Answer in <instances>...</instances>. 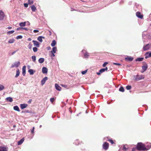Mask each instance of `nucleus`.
Returning a JSON list of instances; mask_svg holds the SVG:
<instances>
[{
	"label": "nucleus",
	"mask_w": 151,
	"mask_h": 151,
	"mask_svg": "<svg viewBox=\"0 0 151 151\" xmlns=\"http://www.w3.org/2000/svg\"><path fill=\"white\" fill-rule=\"evenodd\" d=\"M137 150L140 151L145 150L146 148L144 144L141 142L138 143L137 146Z\"/></svg>",
	"instance_id": "nucleus-1"
},
{
	"label": "nucleus",
	"mask_w": 151,
	"mask_h": 151,
	"mask_svg": "<svg viewBox=\"0 0 151 151\" xmlns=\"http://www.w3.org/2000/svg\"><path fill=\"white\" fill-rule=\"evenodd\" d=\"M134 80L138 81L140 80L144 79L145 78V76L144 75H137L134 76Z\"/></svg>",
	"instance_id": "nucleus-2"
},
{
	"label": "nucleus",
	"mask_w": 151,
	"mask_h": 151,
	"mask_svg": "<svg viewBox=\"0 0 151 151\" xmlns=\"http://www.w3.org/2000/svg\"><path fill=\"white\" fill-rule=\"evenodd\" d=\"M151 47V44H148L143 46V49L144 51H146Z\"/></svg>",
	"instance_id": "nucleus-3"
},
{
	"label": "nucleus",
	"mask_w": 151,
	"mask_h": 151,
	"mask_svg": "<svg viewBox=\"0 0 151 151\" xmlns=\"http://www.w3.org/2000/svg\"><path fill=\"white\" fill-rule=\"evenodd\" d=\"M102 146L104 149L106 150L109 148V145L108 142H104L103 145Z\"/></svg>",
	"instance_id": "nucleus-4"
},
{
	"label": "nucleus",
	"mask_w": 151,
	"mask_h": 151,
	"mask_svg": "<svg viewBox=\"0 0 151 151\" xmlns=\"http://www.w3.org/2000/svg\"><path fill=\"white\" fill-rule=\"evenodd\" d=\"M19 65L20 62L19 61L15 62L12 64V65L11 66V68H13L14 67H18L19 66Z\"/></svg>",
	"instance_id": "nucleus-5"
},
{
	"label": "nucleus",
	"mask_w": 151,
	"mask_h": 151,
	"mask_svg": "<svg viewBox=\"0 0 151 151\" xmlns=\"http://www.w3.org/2000/svg\"><path fill=\"white\" fill-rule=\"evenodd\" d=\"M136 16L139 18L143 19V15L142 14H141L139 12H137L136 13Z\"/></svg>",
	"instance_id": "nucleus-6"
},
{
	"label": "nucleus",
	"mask_w": 151,
	"mask_h": 151,
	"mask_svg": "<svg viewBox=\"0 0 151 151\" xmlns=\"http://www.w3.org/2000/svg\"><path fill=\"white\" fill-rule=\"evenodd\" d=\"M4 14L2 10H0V21L3 19L4 17Z\"/></svg>",
	"instance_id": "nucleus-7"
},
{
	"label": "nucleus",
	"mask_w": 151,
	"mask_h": 151,
	"mask_svg": "<svg viewBox=\"0 0 151 151\" xmlns=\"http://www.w3.org/2000/svg\"><path fill=\"white\" fill-rule=\"evenodd\" d=\"M48 78L47 77H45L41 81V83L42 85H43L45 84L46 81L47 80Z\"/></svg>",
	"instance_id": "nucleus-8"
},
{
	"label": "nucleus",
	"mask_w": 151,
	"mask_h": 151,
	"mask_svg": "<svg viewBox=\"0 0 151 151\" xmlns=\"http://www.w3.org/2000/svg\"><path fill=\"white\" fill-rule=\"evenodd\" d=\"M151 57V52H147L145 54V58L147 59L148 58Z\"/></svg>",
	"instance_id": "nucleus-9"
},
{
	"label": "nucleus",
	"mask_w": 151,
	"mask_h": 151,
	"mask_svg": "<svg viewBox=\"0 0 151 151\" xmlns=\"http://www.w3.org/2000/svg\"><path fill=\"white\" fill-rule=\"evenodd\" d=\"M48 71V69L46 67H43L42 69V73L44 74L47 73Z\"/></svg>",
	"instance_id": "nucleus-10"
},
{
	"label": "nucleus",
	"mask_w": 151,
	"mask_h": 151,
	"mask_svg": "<svg viewBox=\"0 0 151 151\" xmlns=\"http://www.w3.org/2000/svg\"><path fill=\"white\" fill-rule=\"evenodd\" d=\"M148 68V66H142V70L141 71L142 73H143Z\"/></svg>",
	"instance_id": "nucleus-11"
},
{
	"label": "nucleus",
	"mask_w": 151,
	"mask_h": 151,
	"mask_svg": "<svg viewBox=\"0 0 151 151\" xmlns=\"http://www.w3.org/2000/svg\"><path fill=\"white\" fill-rule=\"evenodd\" d=\"M55 86L56 89L58 91H60L61 89V88L56 83L55 84Z\"/></svg>",
	"instance_id": "nucleus-12"
},
{
	"label": "nucleus",
	"mask_w": 151,
	"mask_h": 151,
	"mask_svg": "<svg viewBox=\"0 0 151 151\" xmlns=\"http://www.w3.org/2000/svg\"><path fill=\"white\" fill-rule=\"evenodd\" d=\"M125 59L126 60L131 61L133 60V58L130 57H127L125 58Z\"/></svg>",
	"instance_id": "nucleus-13"
},
{
	"label": "nucleus",
	"mask_w": 151,
	"mask_h": 151,
	"mask_svg": "<svg viewBox=\"0 0 151 151\" xmlns=\"http://www.w3.org/2000/svg\"><path fill=\"white\" fill-rule=\"evenodd\" d=\"M0 151H7V150L4 147L0 146Z\"/></svg>",
	"instance_id": "nucleus-14"
},
{
	"label": "nucleus",
	"mask_w": 151,
	"mask_h": 151,
	"mask_svg": "<svg viewBox=\"0 0 151 151\" xmlns=\"http://www.w3.org/2000/svg\"><path fill=\"white\" fill-rule=\"evenodd\" d=\"M27 106V104H22L20 105V107L21 109H23L26 108Z\"/></svg>",
	"instance_id": "nucleus-15"
},
{
	"label": "nucleus",
	"mask_w": 151,
	"mask_h": 151,
	"mask_svg": "<svg viewBox=\"0 0 151 151\" xmlns=\"http://www.w3.org/2000/svg\"><path fill=\"white\" fill-rule=\"evenodd\" d=\"M26 66H24L22 68V74L23 76H24L26 73Z\"/></svg>",
	"instance_id": "nucleus-16"
},
{
	"label": "nucleus",
	"mask_w": 151,
	"mask_h": 151,
	"mask_svg": "<svg viewBox=\"0 0 151 151\" xmlns=\"http://www.w3.org/2000/svg\"><path fill=\"white\" fill-rule=\"evenodd\" d=\"M32 42L34 43V44L35 45H36L37 47H38L39 46V42L37 41L33 40Z\"/></svg>",
	"instance_id": "nucleus-17"
},
{
	"label": "nucleus",
	"mask_w": 151,
	"mask_h": 151,
	"mask_svg": "<svg viewBox=\"0 0 151 151\" xmlns=\"http://www.w3.org/2000/svg\"><path fill=\"white\" fill-rule=\"evenodd\" d=\"M31 9L32 12H35L37 10L35 6L34 5H32L31 6Z\"/></svg>",
	"instance_id": "nucleus-18"
},
{
	"label": "nucleus",
	"mask_w": 151,
	"mask_h": 151,
	"mask_svg": "<svg viewBox=\"0 0 151 151\" xmlns=\"http://www.w3.org/2000/svg\"><path fill=\"white\" fill-rule=\"evenodd\" d=\"M6 100L7 101H9L10 102H12L13 101V99L11 97H7L6 99Z\"/></svg>",
	"instance_id": "nucleus-19"
},
{
	"label": "nucleus",
	"mask_w": 151,
	"mask_h": 151,
	"mask_svg": "<svg viewBox=\"0 0 151 151\" xmlns=\"http://www.w3.org/2000/svg\"><path fill=\"white\" fill-rule=\"evenodd\" d=\"M49 55L50 56L52 57H54L55 56V55L54 52H52L51 51H50L49 52Z\"/></svg>",
	"instance_id": "nucleus-20"
},
{
	"label": "nucleus",
	"mask_w": 151,
	"mask_h": 151,
	"mask_svg": "<svg viewBox=\"0 0 151 151\" xmlns=\"http://www.w3.org/2000/svg\"><path fill=\"white\" fill-rule=\"evenodd\" d=\"M44 60V59L43 58H40L38 60L39 62L40 63H43Z\"/></svg>",
	"instance_id": "nucleus-21"
},
{
	"label": "nucleus",
	"mask_w": 151,
	"mask_h": 151,
	"mask_svg": "<svg viewBox=\"0 0 151 151\" xmlns=\"http://www.w3.org/2000/svg\"><path fill=\"white\" fill-rule=\"evenodd\" d=\"M19 74L20 72L19 70V69H17L16 71V74L15 76V77L17 78L19 76Z\"/></svg>",
	"instance_id": "nucleus-22"
},
{
	"label": "nucleus",
	"mask_w": 151,
	"mask_h": 151,
	"mask_svg": "<svg viewBox=\"0 0 151 151\" xmlns=\"http://www.w3.org/2000/svg\"><path fill=\"white\" fill-rule=\"evenodd\" d=\"M26 22H20L19 24L20 27H24L26 25Z\"/></svg>",
	"instance_id": "nucleus-23"
},
{
	"label": "nucleus",
	"mask_w": 151,
	"mask_h": 151,
	"mask_svg": "<svg viewBox=\"0 0 151 151\" xmlns=\"http://www.w3.org/2000/svg\"><path fill=\"white\" fill-rule=\"evenodd\" d=\"M144 59L143 58H138L136 59V61H143V60Z\"/></svg>",
	"instance_id": "nucleus-24"
},
{
	"label": "nucleus",
	"mask_w": 151,
	"mask_h": 151,
	"mask_svg": "<svg viewBox=\"0 0 151 151\" xmlns=\"http://www.w3.org/2000/svg\"><path fill=\"white\" fill-rule=\"evenodd\" d=\"M57 50V47H53L52 48V50L51 51L52 52H54V53H55Z\"/></svg>",
	"instance_id": "nucleus-25"
},
{
	"label": "nucleus",
	"mask_w": 151,
	"mask_h": 151,
	"mask_svg": "<svg viewBox=\"0 0 151 151\" xmlns=\"http://www.w3.org/2000/svg\"><path fill=\"white\" fill-rule=\"evenodd\" d=\"M14 110L19 111L20 110L19 107L17 106H15L14 107Z\"/></svg>",
	"instance_id": "nucleus-26"
},
{
	"label": "nucleus",
	"mask_w": 151,
	"mask_h": 151,
	"mask_svg": "<svg viewBox=\"0 0 151 151\" xmlns=\"http://www.w3.org/2000/svg\"><path fill=\"white\" fill-rule=\"evenodd\" d=\"M56 41L55 40H52V42L51 44V45L52 47H54L55 45L56 44Z\"/></svg>",
	"instance_id": "nucleus-27"
},
{
	"label": "nucleus",
	"mask_w": 151,
	"mask_h": 151,
	"mask_svg": "<svg viewBox=\"0 0 151 151\" xmlns=\"http://www.w3.org/2000/svg\"><path fill=\"white\" fill-rule=\"evenodd\" d=\"M108 141L110 142L111 144H115L114 142H115V140L114 141L113 140H112L111 139H110L108 140Z\"/></svg>",
	"instance_id": "nucleus-28"
},
{
	"label": "nucleus",
	"mask_w": 151,
	"mask_h": 151,
	"mask_svg": "<svg viewBox=\"0 0 151 151\" xmlns=\"http://www.w3.org/2000/svg\"><path fill=\"white\" fill-rule=\"evenodd\" d=\"M28 72L30 73V74L31 75L33 74L34 73L33 70L32 69H29L28 70Z\"/></svg>",
	"instance_id": "nucleus-29"
},
{
	"label": "nucleus",
	"mask_w": 151,
	"mask_h": 151,
	"mask_svg": "<svg viewBox=\"0 0 151 151\" xmlns=\"http://www.w3.org/2000/svg\"><path fill=\"white\" fill-rule=\"evenodd\" d=\"M119 91L122 92H124V90L122 86H121L119 88Z\"/></svg>",
	"instance_id": "nucleus-30"
},
{
	"label": "nucleus",
	"mask_w": 151,
	"mask_h": 151,
	"mask_svg": "<svg viewBox=\"0 0 151 151\" xmlns=\"http://www.w3.org/2000/svg\"><path fill=\"white\" fill-rule=\"evenodd\" d=\"M14 41V39H10L8 43H13Z\"/></svg>",
	"instance_id": "nucleus-31"
},
{
	"label": "nucleus",
	"mask_w": 151,
	"mask_h": 151,
	"mask_svg": "<svg viewBox=\"0 0 151 151\" xmlns=\"http://www.w3.org/2000/svg\"><path fill=\"white\" fill-rule=\"evenodd\" d=\"M24 141V139H22L19 141H18V145H20L22 144Z\"/></svg>",
	"instance_id": "nucleus-32"
},
{
	"label": "nucleus",
	"mask_w": 151,
	"mask_h": 151,
	"mask_svg": "<svg viewBox=\"0 0 151 151\" xmlns=\"http://www.w3.org/2000/svg\"><path fill=\"white\" fill-rule=\"evenodd\" d=\"M32 61L33 62H35L36 60V56L35 55L32 56Z\"/></svg>",
	"instance_id": "nucleus-33"
},
{
	"label": "nucleus",
	"mask_w": 151,
	"mask_h": 151,
	"mask_svg": "<svg viewBox=\"0 0 151 151\" xmlns=\"http://www.w3.org/2000/svg\"><path fill=\"white\" fill-rule=\"evenodd\" d=\"M37 40L40 42H42V38L41 36H39L37 38Z\"/></svg>",
	"instance_id": "nucleus-34"
},
{
	"label": "nucleus",
	"mask_w": 151,
	"mask_h": 151,
	"mask_svg": "<svg viewBox=\"0 0 151 151\" xmlns=\"http://www.w3.org/2000/svg\"><path fill=\"white\" fill-rule=\"evenodd\" d=\"M28 3L29 4H32L33 3V0H28Z\"/></svg>",
	"instance_id": "nucleus-35"
},
{
	"label": "nucleus",
	"mask_w": 151,
	"mask_h": 151,
	"mask_svg": "<svg viewBox=\"0 0 151 151\" xmlns=\"http://www.w3.org/2000/svg\"><path fill=\"white\" fill-rule=\"evenodd\" d=\"M4 88V87L2 85H0V91H1Z\"/></svg>",
	"instance_id": "nucleus-36"
},
{
	"label": "nucleus",
	"mask_w": 151,
	"mask_h": 151,
	"mask_svg": "<svg viewBox=\"0 0 151 151\" xmlns=\"http://www.w3.org/2000/svg\"><path fill=\"white\" fill-rule=\"evenodd\" d=\"M14 32V30H12L10 31H9L7 32V33L8 34L10 35L13 33Z\"/></svg>",
	"instance_id": "nucleus-37"
},
{
	"label": "nucleus",
	"mask_w": 151,
	"mask_h": 151,
	"mask_svg": "<svg viewBox=\"0 0 151 151\" xmlns=\"http://www.w3.org/2000/svg\"><path fill=\"white\" fill-rule=\"evenodd\" d=\"M78 140H76L75 142V144L76 145H78L79 144Z\"/></svg>",
	"instance_id": "nucleus-38"
},
{
	"label": "nucleus",
	"mask_w": 151,
	"mask_h": 151,
	"mask_svg": "<svg viewBox=\"0 0 151 151\" xmlns=\"http://www.w3.org/2000/svg\"><path fill=\"white\" fill-rule=\"evenodd\" d=\"M126 88L127 90H129L131 88V86L128 85L126 86Z\"/></svg>",
	"instance_id": "nucleus-39"
},
{
	"label": "nucleus",
	"mask_w": 151,
	"mask_h": 151,
	"mask_svg": "<svg viewBox=\"0 0 151 151\" xmlns=\"http://www.w3.org/2000/svg\"><path fill=\"white\" fill-rule=\"evenodd\" d=\"M88 70L87 69L84 71L82 72L81 73L82 74L84 75L87 72Z\"/></svg>",
	"instance_id": "nucleus-40"
},
{
	"label": "nucleus",
	"mask_w": 151,
	"mask_h": 151,
	"mask_svg": "<svg viewBox=\"0 0 151 151\" xmlns=\"http://www.w3.org/2000/svg\"><path fill=\"white\" fill-rule=\"evenodd\" d=\"M33 50L34 52H36L37 50V48L36 47H34L33 48Z\"/></svg>",
	"instance_id": "nucleus-41"
},
{
	"label": "nucleus",
	"mask_w": 151,
	"mask_h": 151,
	"mask_svg": "<svg viewBox=\"0 0 151 151\" xmlns=\"http://www.w3.org/2000/svg\"><path fill=\"white\" fill-rule=\"evenodd\" d=\"M108 64V63L107 62H105L103 64L102 66L103 67H105L106 65H107Z\"/></svg>",
	"instance_id": "nucleus-42"
},
{
	"label": "nucleus",
	"mask_w": 151,
	"mask_h": 151,
	"mask_svg": "<svg viewBox=\"0 0 151 151\" xmlns=\"http://www.w3.org/2000/svg\"><path fill=\"white\" fill-rule=\"evenodd\" d=\"M105 71L104 68H102L99 70V72L101 73Z\"/></svg>",
	"instance_id": "nucleus-43"
},
{
	"label": "nucleus",
	"mask_w": 151,
	"mask_h": 151,
	"mask_svg": "<svg viewBox=\"0 0 151 151\" xmlns=\"http://www.w3.org/2000/svg\"><path fill=\"white\" fill-rule=\"evenodd\" d=\"M84 56L85 57L87 58V57H88L89 56L88 53H85L84 54Z\"/></svg>",
	"instance_id": "nucleus-44"
},
{
	"label": "nucleus",
	"mask_w": 151,
	"mask_h": 151,
	"mask_svg": "<svg viewBox=\"0 0 151 151\" xmlns=\"http://www.w3.org/2000/svg\"><path fill=\"white\" fill-rule=\"evenodd\" d=\"M142 64H143V66H148L147 64L145 62H142Z\"/></svg>",
	"instance_id": "nucleus-45"
},
{
	"label": "nucleus",
	"mask_w": 151,
	"mask_h": 151,
	"mask_svg": "<svg viewBox=\"0 0 151 151\" xmlns=\"http://www.w3.org/2000/svg\"><path fill=\"white\" fill-rule=\"evenodd\" d=\"M54 101V99L53 98H51L50 99V101L52 103Z\"/></svg>",
	"instance_id": "nucleus-46"
},
{
	"label": "nucleus",
	"mask_w": 151,
	"mask_h": 151,
	"mask_svg": "<svg viewBox=\"0 0 151 151\" xmlns=\"http://www.w3.org/2000/svg\"><path fill=\"white\" fill-rule=\"evenodd\" d=\"M113 64L114 65H121V64H120L119 63H113Z\"/></svg>",
	"instance_id": "nucleus-47"
},
{
	"label": "nucleus",
	"mask_w": 151,
	"mask_h": 151,
	"mask_svg": "<svg viewBox=\"0 0 151 151\" xmlns=\"http://www.w3.org/2000/svg\"><path fill=\"white\" fill-rule=\"evenodd\" d=\"M35 129V127H33L32 128V129L31 131V133L33 134L34 133V131Z\"/></svg>",
	"instance_id": "nucleus-48"
},
{
	"label": "nucleus",
	"mask_w": 151,
	"mask_h": 151,
	"mask_svg": "<svg viewBox=\"0 0 151 151\" xmlns=\"http://www.w3.org/2000/svg\"><path fill=\"white\" fill-rule=\"evenodd\" d=\"M22 30H24L26 31H27L28 30V29L26 28L22 27Z\"/></svg>",
	"instance_id": "nucleus-49"
},
{
	"label": "nucleus",
	"mask_w": 151,
	"mask_h": 151,
	"mask_svg": "<svg viewBox=\"0 0 151 151\" xmlns=\"http://www.w3.org/2000/svg\"><path fill=\"white\" fill-rule=\"evenodd\" d=\"M24 7H27L28 6V4L27 3H24Z\"/></svg>",
	"instance_id": "nucleus-50"
},
{
	"label": "nucleus",
	"mask_w": 151,
	"mask_h": 151,
	"mask_svg": "<svg viewBox=\"0 0 151 151\" xmlns=\"http://www.w3.org/2000/svg\"><path fill=\"white\" fill-rule=\"evenodd\" d=\"M123 149L125 150H127V148L125 145L123 147Z\"/></svg>",
	"instance_id": "nucleus-51"
},
{
	"label": "nucleus",
	"mask_w": 151,
	"mask_h": 151,
	"mask_svg": "<svg viewBox=\"0 0 151 151\" xmlns=\"http://www.w3.org/2000/svg\"><path fill=\"white\" fill-rule=\"evenodd\" d=\"M61 86H62L65 87V88H66L67 87V85H63V84H61Z\"/></svg>",
	"instance_id": "nucleus-52"
},
{
	"label": "nucleus",
	"mask_w": 151,
	"mask_h": 151,
	"mask_svg": "<svg viewBox=\"0 0 151 151\" xmlns=\"http://www.w3.org/2000/svg\"><path fill=\"white\" fill-rule=\"evenodd\" d=\"M17 38L18 39V38L21 39L22 38V36L21 35L18 36L17 37Z\"/></svg>",
	"instance_id": "nucleus-53"
},
{
	"label": "nucleus",
	"mask_w": 151,
	"mask_h": 151,
	"mask_svg": "<svg viewBox=\"0 0 151 151\" xmlns=\"http://www.w3.org/2000/svg\"><path fill=\"white\" fill-rule=\"evenodd\" d=\"M17 30H22V27L18 28H17Z\"/></svg>",
	"instance_id": "nucleus-54"
},
{
	"label": "nucleus",
	"mask_w": 151,
	"mask_h": 151,
	"mask_svg": "<svg viewBox=\"0 0 151 151\" xmlns=\"http://www.w3.org/2000/svg\"><path fill=\"white\" fill-rule=\"evenodd\" d=\"M33 32L34 33H36V32H39V31L37 30H34L33 31Z\"/></svg>",
	"instance_id": "nucleus-55"
},
{
	"label": "nucleus",
	"mask_w": 151,
	"mask_h": 151,
	"mask_svg": "<svg viewBox=\"0 0 151 151\" xmlns=\"http://www.w3.org/2000/svg\"><path fill=\"white\" fill-rule=\"evenodd\" d=\"M32 101V99H30L29 101H28V103H31V101Z\"/></svg>",
	"instance_id": "nucleus-56"
},
{
	"label": "nucleus",
	"mask_w": 151,
	"mask_h": 151,
	"mask_svg": "<svg viewBox=\"0 0 151 151\" xmlns=\"http://www.w3.org/2000/svg\"><path fill=\"white\" fill-rule=\"evenodd\" d=\"M104 70H105V71H106H106L107 70H108V68H107V67H106L105 68H104Z\"/></svg>",
	"instance_id": "nucleus-57"
},
{
	"label": "nucleus",
	"mask_w": 151,
	"mask_h": 151,
	"mask_svg": "<svg viewBox=\"0 0 151 151\" xmlns=\"http://www.w3.org/2000/svg\"><path fill=\"white\" fill-rule=\"evenodd\" d=\"M101 73H100L99 71V72H98V73H97V74L98 75H100Z\"/></svg>",
	"instance_id": "nucleus-58"
},
{
	"label": "nucleus",
	"mask_w": 151,
	"mask_h": 151,
	"mask_svg": "<svg viewBox=\"0 0 151 151\" xmlns=\"http://www.w3.org/2000/svg\"><path fill=\"white\" fill-rule=\"evenodd\" d=\"M51 49V47H47V49L48 50H49Z\"/></svg>",
	"instance_id": "nucleus-59"
},
{
	"label": "nucleus",
	"mask_w": 151,
	"mask_h": 151,
	"mask_svg": "<svg viewBox=\"0 0 151 151\" xmlns=\"http://www.w3.org/2000/svg\"><path fill=\"white\" fill-rule=\"evenodd\" d=\"M16 52V51H14L12 53V55H13L14 54L15 52Z\"/></svg>",
	"instance_id": "nucleus-60"
},
{
	"label": "nucleus",
	"mask_w": 151,
	"mask_h": 151,
	"mask_svg": "<svg viewBox=\"0 0 151 151\" xmlns=\"http://www.w3.org/2000/svg\"><path fill=\"white\" fill-rule=\"evenodd\" d=\"M8 28L9 29H12V27H8Z\"/></svg>",
	"instance_id": "nucleus-61"
},
{
	"label": "nucleus",
	"mask_w": 151,
	"mask_h": 151,
	"mask_svg": "<svg viewBox=\"0 0 151 151\" xmlns=\"http://www.w3.org/2000/svg\"><path fill=\"white\" fill-rule=\"evenodd\" d=\"M28 40L29 41H31V38H29L28 39Z\"/></svg>",
	"instance_id": "nucleus-62"
},
{
	"label": "nucleus",
	"mask_w": 151,
	"mask_h": 151,
	"mask_svg": "<svg viewBox=\"0 0 151 151\" xmlns=\"http://www.w3.org/2000/svg\"><path fill=\"white\" fill-rule=\"evenodd\" d=\"M74 10H75V9H73V8H72V9H71V11H74Z\"/></svg>",
	"instance_id": "nucleus-63"
},
{
	"label": "nucleus",
	"mask_w": 151,
	"mask_h": 151,
	"mask_svg": "<svg viewBox=\"0 0 151 151\" xmlns=\"http://www.w3.org/2000/svg\"><path fill=\"white\" fill-rule=\"evenodd\" d=\"M135 148H133L132 149V151H135Z\"/></svg>",
	"instance_id": "nucleus-64"
}]
</instances>
